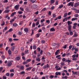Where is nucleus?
Returning <instances> with one entry per match:
<instances>
[{
  "instance_id": "ea45409f",
  "label": "nucleus",
  "mask_w": 79,
  "mask_h": 79,
  "mask_svg": "<svg viewBox=\"0 0 79 79\" xmlns=\"http://www.w3.org/2000/svg\"><path fill=\"white\" fill-rule=\"evenodd\" d=\"M39 24V21H38L36 23V25L38 26V25Z\"/></svg>"
},
{
  "instance_id": "39448f33",
  "label": "nucleus",
  "mask_w": 79,
  "mask_h": 79,
  "mask_svg": "<svg viewBox=\"0 0 79 79\" xmlns=\"http://www.w3.org/2000/svg\"><path fill=\"white\" fill-rule=\"evenodd\" d=\"M15 48V46H13L11 48V50L12 52H14Z\"/></svg>"
},
{
  "instance_id": "72a5a7b5",
  "label": "nucleus",
  "mask_w": 79,
  "mask_h": 79,
  "mask_svg": "<svg viewBox=\"0 0 79 79\" xmlns=\"http://www.w3.org/2000/svg\"><path fill=\"white\" fill-rule=\"evenodd\" d=\"M77 60V58H73L72 59V60L73 61H76Z\"/></svg>"
},
{
  "instance_id": "13d9d810",
  "label": "nucleus",
  "mask_w": 79,
  "mask_h": 79,
  "mask_svg": "<svg viewBox=\"0 0 79 79\" xmlns=\"http://www.w3.org/2000/svg\"><path fill=\"white\" fill-rule=\"evenodd\" d=\"M75 17L76 18H77V17H79V15L78 14H75Z\"/></svg>"
},
{
  "instance_id": "cd10ccee",
  "label": "nucleus",
  "mask_w": 79,
  "mask_h": 79,
  "mask_svg": "<svg viewBox=\"0 0 79 79\" xmlns=\"http://www.w3.org/2000/svg\"><path fill=\"white\" fill-rule=\"evenodd\" d=\"M36 45H33V49H34V50H35V49H36Z\"/></svg>"
},
{
  "instance_id": "393cba45",
  "label": "nucleus",
  "mask_w": 79,
  "mask_h": 79,
  "mask_svg": "<svg viewBox=\"0 0 79 79\" xmlns=\"http://www.w3.org/2000/svg\"><path fill=\"white\" fill-rule=\"evenodd\" d=\"M67 23H68V25H70V24H72V22H70V21H69L67 22Z\"/></svg>"
},
{
  "instance_id": "49530a36",
  "label": "nucleus",
  "mask_w": 79,
  "mask_h": 79,
  "mask_svg": "<svg viewBox=\"0 0 79 79\" xmlns=\"http://www.w3.org/2000/svg\"><path fill=\"white\" fill-rule=\"evenodd\" d=\"M73 10H75V11H76L77 10V9L76 7H73L72 8Z\"/></svg>"
},
{
  "instance_id": "052dcab7",
  "label": "nucleus",
  "mask_w": 79,
  "mask_h": 79,
  "mask_svg": "<svg viewBox=\"0 0 79 79\" xmlns=\"http://www.w3.org/2000/svg\"><path fill=\"white\" fill-rule=\"evenodd\" d=\"M76 13H79V10H76Z\"/></svg>"
},
{
  "instance_id": "a878e982",
  "label": "nucleus",
  "mask_w": 79,
  "mask_h": 79,
  "mask_svg": "<svg viewBox=\"0 0 79 79\" xmlns=\"http://www.w3.org/2000/svg\"><path fill=\"white\" fill-rule=\"evenodd\" d=\"M67 17H66L65 18H64L63 19V21L64 23V22H65V21H67Z\"/></svg>"
},
{
  "instance_id": "a19ab883",
  "label": "nucleus",
  "mask_w": 79,
  "mask_h": 79,
  "mask_svg": "<svg viewBox=\"0 0 79 79\" xmlns=\"http://www.w3.org/2000/svg\"><path fill=\"white\" fill-rule=\"evenodd\" d=\"M14 21L15 19H13L11 20L10 21V23H11V24H12V23H13V22Z\"/></svg>"
},
{
  "instance_id": "e433bc0d",
  "label": "nucleus",
  "mask_w": 79,
  "mask_h": 79,
  "mask_svg": "<svg viewBox=\"0 0 79 79\" xmlns=\"http://www.w3.org/2000/svg\"><path fill=\"white\" fill-rule=\"evenodd\" d=\"M52 18H56V15H55V14H52Z\"/></svg>"
},
{
  "instance_id": "7ed1b4c3",
  "label": "nucleus",
  "mask_w": 79,
  "mask_h": 79,
  "mask_svg": "<svg viewBox=\"0 0 79 79\" xmlns=\"http://www.w3.org/2000/svg\"><path fill=\"white\" fill-rule=\"evenodd\" d=\"M19 5H16L14 7L15 9L16 10H19Z\"/></svg>"
},
{
  "instance_id": "864d4df0",
  "label": "nucleus",
  "mask_w": 79,
  "mask_h": 79,
  "mask_svg": "<svg viewBox=\"0 0 79 79\" xmlns=\"http://www.w3.org/2000/svg\"><path fill=\"white\" fill-rule=\"evenodd\" d=\"M46 21L47 23H48V24H50V20H47Z\"/></svg>"
},
{
  "instance_id": "de8ad7c7",
  "label": "nucleus",
  "mask_w": 79,
  "mask_h": 79,
  "mask_svg": "<svg viewBox=\"0 0 79 79\" xmlns=\"http://www.w3.org/2000/svg\"><path fill=\"white\" fill-rule=\"evenodd\" d=\"M1 57H2V59H3V60H5V57L3 55L2 56H1Z\"/></svg>"
},
{
  "instance_id": "b1692460",
  "label": "nucleus",
  "mask_w": 79,
  "mask_h": 79,
  "mask_svg": "<svg viewBox=\"0 0 79 79\" xmlns=\"http://www.w3.org/2000/svg\"><path fill=\"white\" fill-rule=\"evenodd\" d=\"M18 26V24H17V23H14L13 24V26H14V27H16Z\"/></svg>"
},
{
  "instance_id": "f03ea898",
  "label": "nucleus",
  "mask_w": 79,
  "mask_h": 79,
  "mask_svg": "<svg viewBox=\"0 0 79 79\" xmlns=\"http://www.w3.org/2000/svg\"><path fill=\"white\" fill-rule=\"evenodd\" d=\"M72 73H73V74H74V75H78L79 74V72H74V71H72Z\"/></svg>"
},
{
  "instance_id": "7c9ffc66",
  "label": "nucleus",
  "mask_w": 79,
  "mask_h": 79,
  "mask_svg": "<svg viewBox=\"0 0 79 79\" xmlns=\"http://www.w3.org/2000/svg\"><path fill=\"white\" fill-rule=\"evenodd\" d=\"M78 36V34H74L73 36V37H77Z\"/></svg>"
},
{
  "instance_id": "c03bdc74",
  "label": "nucleus",
  "mask_w": 79,
  "mask_h": 79,
  "mask_svg": "<svg viewBox=\"0 0 79 79\" xmlns=\"http://www.w3.org/2000/svg\"><path fill=\"white\" fill-rule=\"evenodd\" d=\"M54 8H55V6H52V7H51V9L52 10H54Z\"/></svg>"
},
{
  "instance_id": "ddd939ff",
  "label": "nucleus",
  "mask_w": 79,
  "mask_h": 79,
  "mask_svg": "<svg viewBox=\"0 0 79 79\" xmlns=\"http://www.w3.org/2000/svg\"><path fill=\"white\" fill-rule=\"evenodd\" d=\"M25 54H29V50H26L24 52Z\"/></svg>"
},
{
  "instance_id": "f3484780",
  "label": "nucleus",
  "mask_w": 79,
  "mask_h": 79,
  "mask_svg": "<svg viewBox=\"0 0 79 79\" xmlns=\"http://www.w3.org/2000/svg\"><path fill=\"white\" fill-rule=\"evenodd\" d=\"M79 5V3H76L74 5V7H77Z\"/></svg>"
},
{
  "instance_id": "f704fd0d",
  "label": "nucleus",
  "mask_w": 79,
  "mask_h": 79,
  "mask_svg": "<svg viewBox=\"0 0 79 79\" xmlns=\"http://www.w3.org/2000/svg\"><path fill=\"white\" fill-rule=\"evenodd\" d=\"M40 33L37 34L36 35V37H37V38H39V37H40Z\"/></svg>"
},
{
  "instance_id": "473e14b6",
  "label": "nucleus",
  "mask_w": 79,
  "mask_h": 79,
  "mask_svg": "<svg viewBox=\"0 0 79 79\" xmlns=\"http://www.w3.org/2000/svg\"><path fill=\"white\" fill-rule=\"evenodd\" d=\"M4 12H5V13H9V12H10V10H6L4 11Z\"/></svg>"
},
{
  "instance_id": "c85d7f7f",
  "label": "nucleus",
  "mask_w": 79,
  "mask_h": 79,
  "mask_svg": "<svg viewBox=\"0 0 79 79\" xmlns=\"http://www.w3.org/2000/svg\"><path fill=\"white\" fill-rule=\"evenodd\" d=\"M20 69H21L22 70H23L24 69V66H20Z\"/></svg>"
},
{
  "instance_id": "603ef678",
  "label": "nucleus",
  "mask_w": 79,
  "mask_h": 79,
  "mask_svg": "<svg viewBox=\"0 0 79 79\" xmlns=\"http://www.w3.org/2000/svg\"><path fill=\"white\" fill-rule=\"evenodd\" d=\"M54 77V76L53 75H51L50 76L49 78H51V79H53Z\"/></svg>"
},
{
  "instance_id": "3c124183",
  "label": "nucleus",
  "mask_w": 79,
  "mask_h": 79,
  "mask_svg": "<svg viewBox=\"0 0 79 79\" xmlns=\"http://www.w3.org/2000/svg\"><path fill=\"white\" fill-rule=\"evenodd\" d=\"M9 42H11L13 41V40L12 39V38H10L9 39Z\"/></svg>"
},
{
  "instance_id": "1a4fd4ad",
  "label": "nucleus",
  "mask_w": 79,
  "mask_h": 79,
  "mask_svg": "<svg viewBox=\"0 0 79 79\" xmlns=\"http://www.w3.org/2000/svg\"><path fill=\"white\" fill-rule=\"evenodd\" d=\"M55 74L56 75V76H58V75H59L60 76V75H61V72H56L55 73Z\"/></svg>"
},
{
  "instance_id": "c756f323",
  "label": "nucleus",
  "mask_w": 79,
  "mask_h": 79,
  "mask_svg": "<svg viewBox=\"0 0 79 79\" xmlns=\"http://www.w3.org/2000/svg\"><path fill=\"white\" fill-rule=\"evenodd\" d=\"M63 6H64L62 4H61L60 5V6L58 7V8H60V9H61V8H63Z\"/></svg>"
},
{
  "instance_id": "680f3d73",
  "label": "nucleus",
  "mask_w": 79,
  "mask_h": 79,
  "mask_svg": "<svg viewBox=\"0 0 79 79\" xmlns=\"http://www.w3.org/2000/svg\"><path fill=\"white\" fill-rule=\"evenodd\" d=\"M67 47V45H65L63 47V48H64L65 49H66V48Z\"/></svg>"
},
{
  "instance_id": "4c0bfd02",
  "label": "nucleus",
  "mask_w": 79,
  "mask_h": 79,
  "mask_svg": "<svg viewBox=\"0 0 79 79\" xmlns=\"http://www.w3.org/2000/svg\"><path fill=\"white\" fill-rule=\"evenodd\" d=\"M19 35H22V32L21 31H19L18 32Z\"/></svg>"
},
{
  "instance_id": "79ce46f5",
  "label": "nucleus",
  "mask_w": 79,
  "mask_h": 79,
  "mask_svg": "<svg viewBox=\"0 0 79 79\" xmlns=\"http://www.w3.org/2000/svg\"><path fill=\"white\" fill-rule=\"evenodd\" d=\"M5 22L4 21H3L2 22V23L1 24V26H4V25H5Z\"/></svg>"
},
{
  "instance_id": "412c9836",
  "label": "nucleus",
  "mask_w": 79,
  "mask_h": 79,
  "mask_svg": "<svg viewBox=\"0 0 79 79\" xmlns=\"http://www.w3.org/2000/svg\"><path fill=\"white\" fill-rule=\"evenodd\" d=\"M31 69H32V67H30L27 68L26 70H27V71H29V70H31Z\"/></svg>"
},
{
  "instance_id": "58836bf2",
  "label": "nucleus",
  "mask_w": 79,
  "mask_h": 79,
  "mask_svg": "<svg viewBox=\"0 0 79 79\" xmlns=\"http://www.w3.org/2000/svg\"><path fill=\"white\" fill-rule=\"evenodd\" d=\"M69 33L70 35H73V31H69Z\"/></svg>"
},
{
  "instance_id": "2eb2a0df",
  "label": "nucleus",
  "mask_w": 79,
  "mask_h": 79,
  "mask_svg": "<svg viewBox=\"0 0 79 79\" xmlns=\"http://www.w3.org/2000/svg\"><path fill=\"white\" fill-rule=\"evenodd\" d=\"M71 60H65V62H67L68 63H71Z\"/></svg>"
},
{
  "instance_id": "5701e85b",
  "label": "nucleus",
  "mask_w": 79,
  "mask_h": 79,
  "mask_svg": "<svg viewBox=\"0 0 79 79\" xmlns=\"http://www.w3.org/2000/svg\"><path fill=\"white\" fill-rule=\"evenodd\" d=\"M67 15H68V13H66L64 15V18H66L67 16Z\"/></svg>"
},
{
  "instance_id": "c9c22d12",
  "label": "nucleus",
  "mask_w": 79,
  "mask_h": 79,
  "mask_svg": "<svg viewBox=\"0 0 79 79\" xmlns=\"http://www.w3.org/2000/svg\"><path fill=\"white\" fill-rule=\"evenodd\" d=\"M32 26L33 27H35V23H32Z\"/></svg>"
},
{
  "instance_id": "37998d69",
  "label": "nucleus",
  "mask_w": 79,
  "mask_h": 79,
  "mask_svg": "<svg viewBox=\"0 0 79 79\" xmlns=\"http://www.w3.org/2000/svg\"><path fill=\"white\" fill-rule=\"evenodd\" d=\"M8 32H11V31H13V29L12 28H10V29L8 31Z\"/></svg>"
},
{
  "instance_id": "e2e57ef3",
  "label": "nucleus",
  "mask_w": 79,
  "mask_h": 79,
  "mask_svg": "<svg viewBox=\"0 0 79 79\" xmlns=\"http://www.w3.org/2000/svg\"><path fill=\"white\" fill-rule=\"evenodd\" d=\"M34 63H35V60H32V64H34Z\"/></svg>"
},
{
  "instance_id": "a211bd4d",
  "label": "nucleus",
  "mask_w": 79,
  "mask_h": 79,
  "mask_svg": "<svg viewBox=\"0 0 79 79\" xmlns=\"http://www.w3.org/2000/svg\"><path fill=\"white\" fill-rule=\"evenodd\" d=\"M76 20H77V18H73L72 19V21H76Z\"/></svg>"
},
{
  "instance_id": "dca6fc26",
  "label": "nucleus",
  "mask_w": 79,
  "mask_h": 79,
  "mask_svg": "<svg viewBox=\"0 0 79 79\" xmlns=\"http://www.w3.org/2000/svg\"><path fill=\"white\" fill-rule=\"evenodd\" d=\"M8 53L9 55H11V51L10 50H8Z\"/></svg>"
},
{
  "instance_id": "20e7f679",
  "label": "nucleus",
  "mask_w": 79,
  "mask_h": 79,
  "mask_svg": "<svg viewBox=\"0 0 79 79\" xmlns=\"http://www.w3.org/2000/svg\"><path fill=\"white\" fill-rule=\"evenodd\" d=\"M78 56H79V54H77V55L74 54L73 55L72 58H78Z\"/></svg>"
},
{
  "instance_id": "4be33fe9",
  "label": "nucleus",
  "mask_w": 79,
  "mask_h": 79,
  "mask_svg": "<svg viewBox=\"0 0 79 79\" xmlns=\"http://www.w3.org/2000/svg\"><path fill=\"white\" fill-rule=\"evenodd\" d=\"M15 14H16V12H14L12 14H11V16H14Z\"/></svg>"
},
{
  "instance_id": "0e129e2a",
  "label": "nucleus",
  "mask_w": 79,
  "mask_h": 79,
  "mask_svg": "<svg viewBox=\"0 0 79 79\" xmlns=\"http://www.w3.org/2000/svg\"><path fill=\"white\" fill-rule=\"evenodd\" d=\"M20 10H21V11H24V9L22 7L20 8Z\"/></svg>"
},
{
  "instance_id": "f8f14e48",
  "label": "nucleus",
  "mask_w": 79,
  "mask_h": 79,
  "mask_svg": "<svg viewBox=\"0 0 79 79\" xmlns=\"http://www.w3.org/2000/svg\"><path fill=\"white\" fill-rule=\"evenodd\" d=\"M19 60H20V57L17 56L16 57L15 60H16V61H19Z\"/></svg>"
},
{
  "instance_id": "5fc2aeb1",
  "label": "nucleus",
  "mask_w": 79,
  "mask_h": 79,
  "mask_svg": "<svg viewBox=\"0 0 79 79\" xmlns=\"http://www.w3.org/2000/svg\"><path fill=\"white\" fill-rule=\"evenodd\" d=\"M23 24V21H21L19 23V25H22Z\"/></svg>"
},
{
  "instance_id": "69168bd1",
  "label": "nucleus",
  "mask_w": 79,
  "mask_h": 79,
  "mask_svg": "<svg viewBox=\"0 0 79 79\" xmlns=\"http://www.w3.org/2000/svg\"><path fill=\"white\" fill-rule=\"evenodd\" d=\"M10 76L11 77H13V76H14V73H11L10 74Z\"/></svg>"
},
{
  "instance_id": "774afa93",
  "label": "nucleus",
  "mask_w": 79,
  "mask_h": 79,
  "mask_svg": "<svg viewBox=\"0 0 79 79\" xmlns=\"http://www.w3.org/2000/svg\"><path fill=\"white\" fill-rule=\"evenodd\" d=\"M2 78L3 79H6V77L5 76H3L2 77Z\"/></svg>"
},
{
  "instance_id": "2f4dec72",
  "label": "nucleus",
  "mask_w": 79,
  "mask_h": 79,
  "mask_svg": "<svg viewBox=\"0 0 79 79\" xmlns=\"http://www.w3.org/2000/svg\"><path fill=\"white\" fill-rule=\"evenodd\" d=\"M62 79H68V77L67 76H65V77L63 76L62 77Z\"/></svg>"
},
{
  "instance_id": "0eeeda50",
  "label": "nucleus",
  "mask_w": 79,
  "mask_h": 79,
  "mask_svg": "<svg viewBox=\"0 0 79 79\" xmlns=\"http://www.w3.org/2000/svg\"><path fill=\"white\" fill-rule=\"evenodd\" d=\"M35 60L38 61H40V58L39 57H36Z\"/></svg>"
},
{
  "instance_id": "a18cd8bd",
  "label": "nucleus",
  "mask_w": 79,
  "mask_h": 79,
  "mask_svg": "<svg viewBox=\"0 0 79 79\" xmlns=\"http://www.w3.org/2000/svg\"><path fill=\"white\" fill-rule=\"evenodd\" d=\"M61 65L62 66H64V62H61Z\"/></svg>"
},
{
  "instance_id": "4d7b16f0",
  "label": "nucleus",
  "mask_w": 79,
  "mask_h": 79,
  "mask_svg": "<svg viewBox=\"0 0 79 79\" xmlns=\"http://www.w3.org/2000/svg\"><path fill=\"white\" fill-rule=\"evenodd\" d=\"M18 13H19V14H22L23 13V12H22V11H18Z\"/></svg>"
},
{
  "instance_id": "f257e3e1",
  "label": "nucleus",
  "mask_w": 79,
  "mask_h": 79,
  "mask_svg": "<svg viewBox=\"0 0 79 79\" xmlns=\"http://www.w3.org/2000/svg\"><path fill=\"white\" fill-rule=\"evenodd\" d=\"M12 61H9L7 63L8 66H11V64H12Z\"/></svg>"
},
{
  "instance_id": "09e8293b",
  "label": "nucleus",
  "mask_w": 79,
  "mask_h": 79,
  "mask_svg": "<svg viewBox=\"0 0 79 79\" xmlns=\"http://www.w3.org/2000/svg\"><path fill=\"white\" fill-rule=\"evenodd\" d=\"M35 71V68H33L31 70V71H33V72H34Z\"/></svg>"
},
{
  "instance_id": "bf43d9fd",
  "label": "nucleus",
  "mask_w": 79,
  "mask_h": 79,
  "mask_svg": "<svg viewBox=\"0 0 79 79\" xmlns=\"http://www.w3.org/2000/svg\"><path fill=\"white\" fill-rule=\"evenodd\" d=\"M45 10H46V8H43L42 10H41V11H45Z\"/></svg>"
},
{
  "instance_id": "423d86ee",
  "label": "nucleus",
  "mask_w": 79,
  "mask_h": 79,
  "mask_svg": "<svg viewBox=\"0 0 79 79\" xmlns=\"http://www.w3.org/2000/svg\"><path fill=\"white\" fill-rule=\"evenodd\" d=\"M69 26L68 27V29L69 31H71V27H72V26L71 25H68Z\"/></svg>"
},
{
  "instance_id": "8fccbe9b",
  "label": "nucleus",
  "mask_w": 79,
  "mask_h": 79,
  "mask_svg": "<svg viewBox=\"0 0 79 79\" xmlns=\"http://www.w3.org/2000/svg\"><path fill=\"white\" fill-rule=\"evenodd\" d=\"M31 61V59H27V63L28 62H30V61Z\"/></svg>"
},
{
  "instance_id": "aec40b11",
  "label": "nucleus",
  "mask_w": 79,
  "mask_h": 79,
  "mask_svg": "<svg viewBox=\"0 0 79 79\" xmlns=\"http://www.w3.org/2000/svg\"><path fill=\"white\" fill-rule=\"evenodd\" d=\"M25 73H26V72H25L24 71H22L21 73H19V74H21V75L24 74H25Z\"/></svg>"
},
{
  "instance_id": "338daca9",
  "label": "nucleus",
  "mask_w": 79,
  "mask_h": 79,
  "mask_svg": "<svg viewBox=\"0 0 79 79\" xmlns=\"http://www.w3.org/2000/svg\"><path fill=\"white\" fill-rule=\"evenodd\" d=\"M10 72H15V70L13 69L10 70Z\"/></svg>"
},
{
  "instance_id": "9b49d317",
  "label": "nucleus",
  "mask_w": 79,
  "mask_h": 79,
  "mask_svg": "<svg viewBox=\"0 0 79 79\" xmlns=\"http://www.w3.org/2000/svg\"><path fill=\"white\" fill-rule=\"evenodd\" d=\"M60 50H58L57 51L55 52V55H58V52H60Z\"/></svg>"
},
{
  "instance_id": "6e6552de",
  "label": "nucleus",
  "mask_w": 79,
  "mask_h": 79,
  "mask_svg": "<svg viewBox=\"0 0 79 79\" xmlns=\"http://www.w3.org/2000/svg\"><path fill=\"white\" fill-rule=\"evenodd\" d=\"M24 31L25 32H28V31H29V29L27 28H25L24 29Z\"/></svg>"
},
{
  "instance_id": "4468645a",
  "label": "nucleus",
  "mask_w": 79,
  "mask_h": 79,
  "mask_svg": "<svg viewBox=\"0 0 79 79\" xmlns=\"http://www.w3.org/2000/svg\"><path fill=\"white\" fill-rule=\"evenodd\" d=\"M50 31H52V32H53L54 31H55V29L54 28H52L50 30Z\"/></svg>"
},
{
  "instance_id": "9d476101",
  "label": "nucleus",
  "mask_w": 79,
  "mask_h": 79,
  "mask_svg": "<svg viewBox=\"0 0 79 79\" xmlns=\"http://www.w3.org/2000/svg\"><path fill=\"white\" fill-rule=\"evenodd\" d=\"M7 29H8V27L6 26V27H5L4 28V29H3V32H5V31H6V30H7Z\"/></svg>"
},
{
  "instance_id": "6ab92c4d",
  "label": "nucleus",
  "mask_w": 79,
  "mask_h": 79,
  "mask_svg": "<svg viewBox=\"0 0 79 79\" xmlns=\"http://www.w3.org/2000/svg\"><path fill=\"white\" fill-rule=\"evenodd\" d=\"M33 8H37V5H33Z\"/></svg>"
},
{
  "instance_id": "6e6d98bb",
  "label": "nucleus",
  "mask_w": 79,
  "mask_h": 79,
  "mask_svg": "<svg viewBox=\"0 0 79 79\" xmlns=\"http://www.w3.org/2000/svg\"><path fill=\"white\" fill-rule=\"evenodd\" d=\"M72 3V2H70L68 4V6H71V5Z\"/></svg>"
},
{
  "instance_id": "bb28decb",
  "label": "nucleus",
  "mask_w": 79,
  "mask_h": 79,
  "mask_svg": "<svg viewBox=\"0 0 79 79\" xmlns=\"http://www.w3.org/2000/svg\"><path fill=\"white\" fill-rule=\"evenodd\" d=\"M55 2V0H51L50 2V3L53 4Z\"/></svg>"
}]
</instances>
